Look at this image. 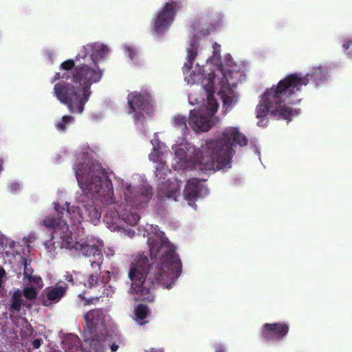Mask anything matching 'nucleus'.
Instances as JSON below:
<instances>
[{
    "label": "nucleus",
    "instance_id": "1",
    "mask_svg": "<svg viewBox=\"0 0 352 352\" xmlns=\"http://www.w3.org/2000/svg\"><path fill=\"white\" fill-rule=\"evenodd\" d=\"M175 247L167 239H161L157 254L160 263L154 272H150L151 263L144 254L137 255L131 263L128 276L131 280L129 293L137 301L153 302L157 285L170 289L182 273V261L175 252Z\"/></svg>",
    "mask_w": 352,
    "mask_h": 352
},
{
    "label": "nucleus",
    "instance_id": "2",
    "mask_svg": "<svg viewBox=\"0 0 352 352\" xmlns=\"http://www.w3.org/2000/svg\"><path fill=\"white\" fill-rule=\"evenodd\" d=\"M60 69L72 74L71 82L62 81L54 86V95L69 112L81 114L91 94V86L102 78L103 71L92 68L83 63L75 65L73 59H67L60 65Z\"/></svg>",
    "mask_w": 352,
    "mask_h": 352
},
{
    "label": "nucleus",
    "instance_id": "3",
    "mask_svg": "<svg viewBox=\"0 0 352 352\" xmlns=\"http://www.w3.org/2000/svg\"><path fill=\"white\" fill-rule=\"evenodd\" d=\"M285 82L280 80L276 87L267 89L262 96V100L256 109V118L259 120L257 124L265 126L267 124V116L270 113L277 120L291 121L293 118L299 114L300 109L297 110L285 104L283 98H290L291 96L287 90Z\"/></svg>",
    "mask_w": 352,
    "mask_h": 352
},
{
    "label": "nucleus",
    "instance_id": "4",
    "mask_svg": "<svg viewBox=\"0 0 352 352\" xmlns=\"http://www.w3.org/2000/svg\"><path fill=\"white\" fill-rule=\"evenodd\" d=\"M75 174L78 186L91 193L108 195L113 191L111 180L101 164L93 161L89 155H82L77 159Z\"/></svg>",
    "mask_w": 352,
    "mask_h": 352
},
{
    "label": "nucleus",
    "instance_id": "5",
    "mask_svg": "<svg viewBox=\"0 0 352 352\" xmlns=\"http://www.w3.org/2000/svg\"><path fill=\"white\" fill-rule=\"evenodd\" d=\"M248 145V138L237 127H227L222 132L221 139L206 141L202 148L206 154H234L236 148Z\"/></svg>",
    "mask_w": 352,
    "mask_h": 352
},
{
    "label": "nucleus",
    "instance_id": "6",
    "mask_svg": "<svg viewBox=\"0 0 352 352\" xmlns=\"http://www.w3.org/2000/svg\"><path fill=\"white\" fill-rule=\"evenodd\" d=\"M329 77L328 69L325 67L318 66L313 67L306 75L302 76L298 73H294L286 76L281 81L285 82V85L288 87L287 90L292 96L296 92L301 91L302 85H307L309 81H312L316 86L324 83Z\"/></svg>",
    "mask_w": 352,
    "mask_h": 352
},
{
    "label": "nucleus",
    "instance_id": "7",
    "mask_svg": "<svg viewBox=\"0 0 352 352\" xmlns=\"http://www.w3.org/2000/svg\"><path fill=\"white\" fill-rule=\"evenodd\" d=\"M191 169L206 173L215 172L232 166V155H189Z\"/></svg>",
    "mask_w": 352,
    "mask_h": 352
},
{
    "label": "nucleus",
    "instance_id": "8",
    "mask_svg": "<svg viewBox=\"0 0 352 352\" xmlns=\"http://www.w3.org/2000/svg\"><path fill=\"white\" fill-rule=\"evenodd\" d=\"M230 75V72L227 74H222V77L216 86L213 85L212 80H210L209 82L208 87L206 89L208 94L206 112L212 117L217 112L219 107L217 100L213 97V94L217 91L219 94H221L223 102L226 103L227 102L226 92L236 85V82L232 81V78H230V80L229 79Z\"/></svg>",
    "mask_w": 352,
    "mask_h": 352
},
{
    "label": "nucleus",
    "instance_id": "9",
    "mask_svg": "<svg viewBox=\"0 0 352 352\" xmlns=\"http://www.w3.org/2000/svg\"><path fill=\"white\" fill-rule=\"evenodd\" d=\"M182 8V0H170L157 12L153 30L157 34H163L173 22L175 15Z\"/></svg>",
    "mask_w": 352,
    "mask_h": 352
},
{
    "label": "nucleus",
    "instance_id": "10",
    "mask_svg": "<svg viewBox=\"0 0 352 352\" xmlns=\"http://www.w3.org/2000/svg\"><path fill=\"white\" fill-rule=\"evenodd\" d=\"M153 195V188L148 184H142L135 187L128 184L124 192L126 204L137 209L145 208Z\"/></svg>",
    "mask_w": 352,
    "mask_h": 352
},
{
    "label": "nucleus",
    "instance_id": "11",
    "mask_svg": "<svg viewBox=\"0 0 352 352\" xmlns=\"http://www.w3.org/2000/svg\"><path fill=\"white\" fill-rule=\"evenodd\" d=\"M102 247V242L99 240H93L82 243L76 242L74 245H71L70 242H68L67 245L68 248L80 250L84 256L90 258L89 262L91 266L98 268H100L103 257Z\"/></svg>",
    "mask_w": 352,
    "mask_h": 352
},
{
    "label": "nucleus",
    "instance_id": "12",
    "mask_svg": "<svg viewBox=\"0 0 352 352\" xmlns=\"http://www.w3.org/2000/svg\"><path fill=\"white\" fill-rule=\"evenodd\" d=\"M127 102L129 106V113H135L137 110L150 114L153 111L151 96L148 94H140L137 91L131 92L127 96Z\"/></svg>",
    "mask_w": 352,
    "mask_h": 352
},
{
    "label": "nucleus",
    "instance_id": "13",
    "mask_svg": "<svg viewBox=\"0 0 352 352\" xmlns=\"http://www.w3.org/2000/svg\"><path fill=\"white\" fill-rule=\"evenodd\" d=\"M108 53V49L106 46L100 43H91L82 47L79 53L76 56V61H80V59L85 60L87 57L94 63V68L100 69L97 65V61L103 58ZM93 68V67H91Z\"/></svg>",
    "mask_w": 352,
    "mask_h": 352
},
{
    "label": "nucleus",
    "instance_id": "14",
    "mask_svg": "<svg viewBox=\"0 0 352 352\" xmlns=\"http://www.w3.org/2000/svg\"><path fill=\"white\" fill-rule=\"evenodd\" d=\"M107 311L104 309H94L84 314L86 327L90 333L101 331L106 326Z\"/></svg>",
    "mask_w": 352,
    "mask_h": 352
},
{
    "label": "nucleus",
    "instance_id": "15",
    "mask_svg": "<svg viewBox=\"0 0 352 352\" xmlns=\"http://www.w3.org/2000/svg\"><path fill=\"white\" fill-rule=\"evenodd\" d=\"M289 324L284 322L265 323L261 335L266 341H280L288 333Z\"/></svg>",
    "mask_w": 352,
    "mask_h": 352
},
{
    "label": "nucleus",
    "instance_id": "16",
    "mask_svg": "<svg viewBox=\"0 0 352 352\" xmlns=\"http://www.w3.org/2000/svg\"><path fill=\"white\" fill-rule=\"evenodd\" d=\"M208 192V189L201 181L193 177L187 181L183 194L188 204L192 206L198 198L206 195Z\"/></svg>",
    "mask_w": 352,
    "mask_h": 352
},
{
    "label": "nucleus",
    "instance_id": "17",
    "mask_svg": "<svg viewBox=\"0 0 352 352\" xmlns=\"http://www.w3.org/2000/svg\"><path fill=\"white\" fill-rule=\"evenodd\" d=\"M210 116L201 110L193 109L190 111L188 124L196 131H208L212 127Z\"/></svg>",
    "mask_w": 352,
    "mask_h": 352
},
{
    "label": "nucleus",
    "instance_id": "18",
    "mask_svg": "<svg viewBox=\"0 0 352 352\" xmlns=\"http://www.w3.org/2000/svg\"><path fill=\"white\" fill-rule=\"evenodd\" d=\"M162 170H164V164L161 163ZM161 170L160 168H156V177L158 178V186L160 190L162 191L164 195L168 198H173L177 201V198L180 195L181 183L176 179L173 180L168 179L164 182L161 181L162 177L160 176Z\"/></svg>",
    "mask_w": 352,
    "mask_h": 352
},
{
    "label": "nucleus",
    "instance_id": "19",
    "mask_svg": "<svg viewBox=\"0 0 352 352\" xmlns=\"http://www.w3.org/2000/svg\"><path fill=\"white\" fill-rule=\"evenodd\" d=\"M43 225L53 230V233H57L60 238L64 239L68 236L69 226L67 220L63 218L62 215H58V218H55L51 215L47 216L43 220Z\"/></svg>",
    "mask_w": 352,
    "mask_h": 352
},
{
    "label": "nucleus",
    "instance_id": "20",
    "mask_svg": "<svg viewBox=\"0 0 352 352\" xmlns=\"http://www.w3.org/2000/svg\"><path fill=\"white\" fill-rule=\"evenodd\" d=\"M55 210L58 215H62L63 218L65 217H69L71 223L73 225L77 226L81 223L83 219V217L81 213V208L78 206H72L70 208L69 204L67 202H65L63 206L56 204Z\"/></svg>",
    "mask_w": 352,
    "mask_h": 352
},
{
    "label": "nucleus",
    "instance_id": "21",
    "mask_svg": "<svg viewBox=\"0 0 352 352\" xmlns=\"http://www.w3.org/2000/svg\"><path fill=\"white\" fill-rule=\"evenodd\" d=\"M63 348L66 352H82L80 340L74 334H69L64 338Z\"/></svg>",
    "mask_w": 352,
    "mask_h": 352
},
{
    "label": "nucleus",
    "instance_id": "22",
    "mask_svg": "<svg viewBox=\"0 0 352 352\" xmlns=\"http://www.w3.org/2000/svg\"><path fill=\"white\" fill-rule=\"evenodd\" d=\"M22 305L26 306V304L23 303L21 292L17 289L14 292L11 296L8 310L11 314L19 313L21 309ZM27 307H30V305H27Z\"/></svg>",
    "mask_w": 352,
    "mask_h": 352
},
{
    "label": "nucleus",
    "instance_id": "23",
    "mask_svg": "<svg viewBox=\"0 0 352 352\" xmlns=\"http://www.w3.org/2000/svg\"><path fill=\"white\" fill-rule=\"evenodd\" d=\"M134 314L136 322L140 325H144L147 323L145 319L151 315V310L147 305L139 304L135 307Z\"/></svg>",
    "mask_w": 352,
    "mask_h": 352
},
{
    "label": "nucleus",
    "instance_id": "24",
    "mask_svg": "<svg viewBox=\"0 0 352 352\" xmlns=\"http://www.w3.org/2000/svg\"><path fill=\"white\" fill-rule=\"evenodd\" d=\"M67 289V286L63 285L49 289L46 294L47 300L54 302H58L66 294Z\"/></svg>",
    "mask_w": 352,
    "mask_h": 352
},
{
    "label": "nucleus",
    "instance_id": "25",
    "mask_svg": "<svg viewBox=\"0 0 352 352\" xmlns=\"http://www.w3.org/2000/svg\"><path fill=\"white\" fill-rule=\"evenodd\" d=\"M85 342H88L90 348L96 352H104V340L98 336H94L91 338H84Z\"/></svg>",
    "mask_w": 352,
    "mask_h": 352
},
{
    "label": "nucleus",
    "instance_id": "26",
    "mask_svg": "<svg viewBox=\"0 0 352 352\" xmlns=\"http://www.w3.org/2000/svg\"><path fill=\"white\" fill-rule=\"evenodd\" d=\"M120 217L126 223L131 226H135L140 219V215L136 212L128 210H125L123 213H121Z\"/></svg>",
    "mask_w": 352,
    "mask_h": 352
},
{
    "label": "nucleus",
    "instance_id": "27",
    "mask_svg": "<svg viewBox=\"0 0 352 352\" xmlns=\"http://www.w3.org/2000/svg\"><path fill=\"white\" fill-rule=\"evenodd\" d=\"M151 143L153 146V154H165L168 151L167 146L160 141L157 136L151 140Z\"/></svg>",
    "mask_w": 352,
    "mask_h": 352
},
{
    "label": "nucleus",
    "instance_id": "28",
    "mask_svg": "<svg viewBox=\"0 0 352 352\" xmlns=\"http://www.w3.org/2000/svg\"><path fill=\"white\" fill-rule=\"evenodd\" d=\"M74 118L72 116H63L61 120L56 122V129L60 132H65L67 125L74 123Z\"/></svg>",
    "mask_w": 352,
    "mask_h": 352
},
{
    "label": "nucleus",
    "instance_id": "29",
    "mask_svg": "<svg viewBox=\"0 0 352 352\" xmlns=\"http://www.w3.org/2000/svg\"><path fill=\"white\" fill-rule=\"evenodd\" d=\"M197 55V46L195 43L191 44L190 47L188 50V63L189 64V67L191 68L192 67L193 62Z\"/></svg>",
    "mask_w": 352,
    "mask_h": 352
},
{
    "label": "nucleus",
    "instance_id": "30",
    "mask_svg": "<svg viewBox=\"0 0 352 352\" xmlns=\"http://www.w3.org/2000/svg\"><path fill=\"white\" fill-rule=\"evenodd\" d=\"M23 294L29 300H34L38 296V291L32 286H28L23 289Z\"/></svg>",
    "mask_w": 352,
    "mask_h": 352
},
{
    "label": "nucleus",
    "instance_id": "31",
    "mask_svg": "<svg viewBox=\"0 0 352 352\" xmlns=\"http://www.w3.org/2000/svg\"><path fill=\"white\" fill-rule=\"evenodd\" d=\"M173 124L175 126L179 127L182 130L187 129L186 118L182 116H177L174 118Z\"/></svg>",
    "mask_w": 352,
    "mask_h": 352
},
{
    "label": "nucleus",
    "instance_id": "32",
    "mask_svg": "<svg viewBox=\"0 0 352 352\" xmlns=\"http://www.w3.org/2000/svg\"><path fill=\"white\" fill-rule=\"evenodd\" d=\"M342 47L349 58H352V38L344 39Z\"/></svg>",
    "mask_w": 352,
    "mask_h": 352
},
{
    "label": "nucleus",
    "instance_id": "33",
    "mask_svg": "<svg viewBox=\"0 0 352 352\" xmlns=\"http://www.w3.org/2000/svg\"><path fill=\"white\" fill-rule=\"evenodd\" d=\"M98 284V275L96 274H91L89 276V278L87 280V283H85V286L87 287L91 288L93 287L97 286Z\"/></svg>",
    "mask_w": 352,
    "mask_h": 352
},
{
    "label": "nucleus",
    "instance_id": "34",
    "mask_svg": "<svg viewBox=\"0 0 352 352\" xmlns=\"http://www.w3.org/2000/svg\"><path fill=\"white\" fill-rule=\"evenodd\" d=\"M28 280V281L31 283L34 284L35 285L38 286V287H43V280L41 277L37 276H34L33 274H31L25 278Z\"/></svg>",
    "mask_w": 352,
    "mask_h": 352
},
{
    "label": "nucleus",
    "instance_id": "35",
    "mask_svg": "<svg viewBox=\"0 0 352 352\" xmlns=\"http://www.w3.org/2000/svg\"><path fill=\"white\" fill-rule=\"evenodd\" d=\"M31 260L28 261L27 259L24 258V270H23V276L24 278H26L27 276L31 275L33 274V269L32 268L31 265Z\"/></svg>",
    "mask_w": 352,
    "mask_h": 352
},
{
    "label": "nucleus",
    "instance_id": "36",
    "mask_svg": "<svg viewBox=\"0 0 352 352\" xmlns=\"http://www.w3.org/2000/svg\"><path fill=\"white\" fill-rule=\"evenodd\" d=\"M71 78L70 75H68V72H63L62 74L60 72H56L51 80L52 83H54L56 81L60 79L69 80Z\"/></svg>",
    "mask_w": 352,
    "mask_h": 352
},
{
    "label": "nucleus",
    "instance_id": "37",
    "mask_svg": "<svg viewBox=\"0 0 352 352\" xmlns=\"http://www.w3.org/2000/svg\"><path fill=\"white\" fill-rule=\"evenodd\" d=\"M144 112H138L134 114V122L136 125L140 124L143 126L145 120V116H144Z\"/></svg>",
    "mask_w": 352,
    "mask_h": 352
},
{
    "label": "nucleus",
    "instance_id": "38",
    "mask_svg": "<svg viewBox=\"0 0 352 352\" xmlns=\"http://www.w3.org/2000/svg\"><path fill=\"white\" fill-rule=\"evenodd\" d=\"M98 151L99 149L98 148L97 146L90 148L89 146L87 145L83 148V151L82 152V154H96Z\"/></svg>",
    "mask_w": 352,
    "mask_h": 352
},
{
    "label": "nucleus",
    "instance_id": "39",
    "mask_svg": "<svg viewBox=\"0 0 352 352\" xmlns=\"http://www.w3.org/2000/svg\"><path fill=\"white\" fill-rule=\"evenodd\" d=\"M79 296L82 298L81 295H80ZM82 299L85 301V302H84L85 305H91V304L94 305V304H96L99 301L100 297H92V298H89L82 297Z\"/></svg>",
    "mask_w": 352,
    "mask_h": 352
},
{
    "label": "nucleus",
    "instance_id": "40",
    "mask_svg": "<svg viewBox=\"0 0 352 352\" xmlns=\"http://www.w3.org/2000/svg\"><path fill=\"white\" fill-rule=\"evenodd\" d=\"M53 239L54 236H52L50 240L45 243V247L49 252L56 249L55 243L53 241Z\"/></svg>",
    "mask_w": 352,
    "mask_h": 352
},
{
    "label": "nucleus",
    "instance_id": "41",
    "mask_svg": "<svg viewBox=\"0 0 352 352\" xmlns=\"http://www.w3.org/2000/svg\"><path fill=\"white\" fill-rule=\"evenodd\" d=\"M126 52L128 56L131 58V60H133L136 55L135 50L131 47H126Z\"/></svg>",
    "mask_w": 352,
    "mask_h": 352
},
{
    "label": "nucleus",
    "instance_id": "42",
    "mask_svg": "<svg viewBox=\"0 0 352 352\" xmlns=\"http://www.w3.org/2000/svg\"><path fill=\"white\" fill-rule=\"evenodd\" d=\"M42 343H43V340L41 338L35 339L34 340H33V342L32 343L33 349H38L41 346Z\"/></svg>",
    "mask_w": 352,
    "mask_h": 352
},
{
    "label": "nucleus",
    "instance_id": "43",
    "mask_svg": "<svg viewBox=\"0 0 352 352\" xmlns=\"http://www.w3.org/2000/svg\"><path fill=\"white\" fill-rule=\"evenodd\" d=\"M6 276V271L3 267H0V287H2L3 283V278Z\"/></svg>",
    "mask_w": 352,
    "mask_h": 352
},
{
    "label": "nucleus",
    "instance_id": "44",
    "mask_svg": "<svg viewBox=\"0 0 352 352\" xmlns=\"http://www.w3.org/2000/svg\"><path fill=\"white\" fill-rule=\"evenodd\" d=\"M214 352H225V348L223 344H218L214 346Z\"/></svg>",
    "mask_w": 352,
    "mask_h": 352
},
{
    "label": "nucleus",
    "instance_id": "45",
    "mask_svg": "<svg viewBox=\"0 0 352 352\" xmlns=\"http://www.w3.org/2000/svg\"><path fill=\"white\" fill-rule=\"evenodd\" d=\"M250 145H251V148L252 150V153H254V154L260 153V149L256 144L251 142Z\"/></svg>",
    "mask_w": 352,
    "mask_h": 352
},
{
    "label": "nucleus",
    "instance_id": "46",
    "mask_svg": "<svg viewBox=\"0 0 352 352\" xmlns=\"http://www.w3.org/2000/svg\"><path fill=\"white\" fill-rule=\"evenodd\" d=\"M124 233L130 238H132L135 234V231L131 229L125 230Z\"/></svg>",
    "mask_w": 352,
    "mask_h": 352
},
{
    "label": "nucleus",
    "instance_id": "47",
    "mask_svg": "<svg viewBox=\"0 0 352 352\" xmlns=\"http://www.w3.org/2000/svg\"><path fill=\"white\" fill-rule=\"evenodd\" d=\"M118 347H119L118 345L115 343L111 344L110 345L111 351L116 352L118 350Z\"/></svg>",
    "mask_w": 352,
    "mask_h": 352
},
{
    "label": "nucleus",
    "instance_id": "48",
    "mask_svg": "<svg viewBox=\"0 0 352 352\" xmlns=\"http://www.w3.org/2000/svg\"><path fill=\"white\" fill-rule=\"evenodd\" d=\"M146 352H163V351H162L160 349H151L146 351Z\"/></svg>",
    "mask_w": 352,
    "mask_h": 352
},
{
    "label": "nucleus",
    "instance_id": "49",
    "mask_svg": "<svg viewBox=\"0 0 352 352\" xmlns=\"http://www.w3.org/2000/svg\"><path fill=\"white\" fill-rule=\"evenodd\" d=\"M3 170V162L0 160V172Z\"/></svg>",
    "mask_w": 352,
    "mask_h": 352
},
{
    "label": "nucleus",
    "instance_id": "50",
    "mask_svg": "<svg viewBox=\"0 0 352 352\" xmlns=\"http://www.w3.org/2000/svg\"><path fill=\"white\" fill-rule=\"evenodd\" d=\"M217 47H219V45L217 43H215L213 45V48H214V50H216V48H217Z\"/></svg>",
    "mask_w": 352,
    "mask_h": 352
},
{
    "label": "nucleus",
    "instance_id": "51",
    "mask_svg": "<svg viewBox=\"0 0 352 352\" xmlns=\"http://www.w3.org/2000/svg\"><path fill=\"white\" fill-rule=\"evenodd\" d=\"M175 154L179 155V154H186V153H179V151H176Z\"/></svg>",
    "mask_w": 352,
    "mask_h": 352
},
{
    "label": "nucleus",
    "instance_id": "52",
    "mask_svg": "<svg viewBox=\"0 0 352 352\" xmlns=\"http://www.w3.org/2000/svg\"><path fill=\"white\" fill-rule=\"evenodd\" d=\"M179 156H180V157H179V160H183V157H184V155H179ZM187 156L188 155H185V157H187Z\"/></svg>",
    "mask_w": 352,
    "mask_h": 352
},
{
    "label": "nucleus",
    "instance_id": "53",
    "mask_svg": "<svg viewBox=\"0 0 352 352\" xmlns=\"http://www.w3.org/2000/svg\"><path fill=\"white\" fill-rule=\"evenodd\" d=\"M151 156H152L153 157H158L160 155H151Z\"/></svg>",
    "mask_w": 352,
    "mask_h": 352
}]
</instances>
